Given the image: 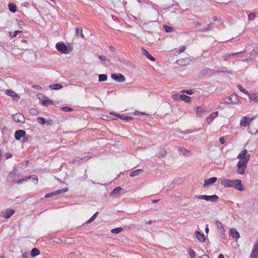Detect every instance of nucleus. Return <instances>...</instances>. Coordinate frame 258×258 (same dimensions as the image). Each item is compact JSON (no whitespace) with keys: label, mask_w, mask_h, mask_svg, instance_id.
<instances>
[{"label":"nucleus","mask_w":258,"mask_h":258,"mask_svg":"<svg viewBox=\"0 0 258 258\" xmlns=\"http://www.w3.org/2000/svg\"><path fill=\"white\" fill-rule=\"evenodd\" d=\"M205 110L200 106H199L197 108V114L200 116L202 117Z\"/></svg>","instance_id":"33"},{"label":"nucleus","mask_w":258,"mask_h":258,"mask_svg":"<svg viewBox=\"0 0 258 258\" xmlns=\"http://www.w3.org/2000/svg\"><path fill=\"white\" fill-rule=\"evenodd\" d=\"M33 88L37 89L38 90L41 89V87L40 86H39V85H33Z\"/></svg>","instance_id":"59"},{"label":"nucleus","mask_w":258,"mask_h":258,"mask_svg":"<svg viewBox=\"0 0 258 258\" xmlns=\"http://www.w3.org/2000/svg\"><path fill=\"white\" fill-rule=\"evenodd\" d=\"M185 49V47L184 46H182L179 51V53H182L183 52Z\"/></svg>","instance_id":"57"},{"label":"nucleus","mask_w":258,"mask_h":258,"mask_svg":"<svg viewBox=\"0 0 258 258\" xmlns=\"http://www.w3.org/2000/svg\"><path fill=\"white\" fill-rule=\"evenodd\" d=\"M110 114H112L118 118H119L120 119H121V120H123V117H124V116L123 115H121L119 114H117V113H113V112H110Z\"/></svg>","instance_id":"46"},{"label":"nucleus","mask_w":258,"mask_h":258,"mask_svg":"<svg viewBox=\"0 0 258 258\" xmlns=\"http://www.w3.org/2000/svg\"><path fill=\"white\" fill-rule=\"evenodd\" d=\"M77 37L80 36L82 38H85V36L83 34V30L81 27H77L76 29V35Z\"/></svg>","instance_id":"22"},{"label":"nucleus","mask_w":258,"mask_h":258,"mask_svg":"<svg viewBox=\"0 0 258 258\" xmlns=\"http://www.w3.org/2000/svg\"><path fill=\"white\" fill-rule=\"evenodd\" d=\"M218 258H224V256L223 254H220L219 255Z\"/></svg>","instance_id":"64"},{"label":"nucleus","mask_w":258,"mask_h":258,"mask_svg":"<svg viewBox=\"0 0 258 258\" xmlns=\"http://www.w3.org/2000/svg\"><path fill=\"white\" fill-rule=\"evenodd\" d=\"M220 235H221V236L222 237V239H225V237H226V235H225V230L224 229V231H222V230H220Z\"/></svg>","instance_id":"51"},{"label":"nucleus","mask_w":258,"mask_h":258,"mask_svg":"<svg viewBox=\"0 0 258 258\" xmlns=\"http://www.w3.org/2000/svg\"><path fill=\"white\" fill-rule=\"evenodd\" d=\"M20 32H21L20 31L17 30V31H15L13 34H12V33L10 32V35L11 37H15Z\"/></svg>","instance_id":"45"},{"label":"nucleus","mask_w":258,"mask_h":258,"mask_svg":"<svg viewBox=\"0 0 258 258\" xmlns=\"http://www.w3.org/2000/svg\"><path fill=\"white\" fill-rule=\"evenodd\" d=\"M219 142L221 144H223L225 143L224 137H221L219 139Z\"/></svg>","instance_id":"56"},{"label":"nucleus","mask_w":258,"mask_h":258,"mask_svg":"<svg viewBox=\"0 0 258 258\" xmlns=\"http://www.w3.org/2000/svg\"><path fill=\"white\" fill-rule=\"evenodd\" d=\"M98 214V212H96L92 217L90 219H89L87 222V223H90L91 222H92L96 218V217L97 216Z\"/></svg>","instance_id":"39"},{"label":"nucleus","mask_w":258,"mask_h":258,"mask_svg":"<svg viewBox=\"0 0 258 258\" xmlns=\"http://www.w3.org/2000/svg\"><path fill=\"white\" fill-rule=\"evenodd\" d=\"M180 100H182L186 103H188L191 100L190 97L187 96L184 94H181L180 96H179Z\"/></svg>","instance_id":"24"},{"label":"nucleus","mask_w":258,"mask_h":258,"mask_svg":"<svg viewBox=\"0 0 258 258\" xmlns=\"http://www.w3.org/2000/svg\"><path fill=\"white\" fill-rule=\"evenodd\" d=\"M122 190V188L120 186L116 187L113 189V190L110 192V196H118L120 192Z\"/></svg>","instance_id":"19"},{"label":"nucleus","mask_w":258,"mask_h":258,"mask_svg":"<svg viewBox=\"0 0 258 258\" xmlns=\"http://www.w3.org/2000/svg\"><path fill=\"white\" fill-rule=\"evenodd\" d=\"M61 109V110H62L63 111H66V112H70V111H73V108H72L70 107H68V106L62 107Z\"/></svg>","instance_id":"42"},{"label":"nucleus","mask_w":258,"mask_h":258,"mask_svg":"<svg viewBox=\"0 0 258 258\" xmlns=\"http://www.w3.org/2000/svg\"><path fill=\"white\" fill-rule=\"evenodd\" d=\"M167 154L166 151L164 149H161L159 152V153L157 154V156L159 158H162L166 156Z\"/></svg>","instance_id":"26"},{"label":"nucleus","mask_w":258,"mask_h":258,"mask_svg":"<svg viewBox=\"0 0 258 258\" xmlns=\"http://www.w3.org/2000/svg\"><path fill=\"white\" fill-rule=\"evenodd\" d=\"M83 158H80V157H77L75 159H74L73 161V163H75L76 162H80L81 161H83Z\"/></svg>","instance_id":"49"},{"label":"nucleus","mask_w":258,"mask_h":258,"mask_svg":"<svg viewBox=\"0 0 258 258\" xmlns=\"http://www.w3.org/2000/svg\"><path fill=\"white\" fill-rule=\"evenodd\" d=\"M243 52H244V51H241V52H237V53H229V54H226L225 55L224 60H227L230 56H233V55H239V54H242Z\"/></svg>","instance_id":"32"},{"label":"nucleus","mask_w":258,"mask_h":258,"mask_svg":"<svg viewBox=\"0 0 258 258\" xmlns=\"http://www.w3.org/2000/svg\"><path fill=\"white\" fill-rule=\"evenodd\" d=\"M200 258H211L208 255L206 254H204L200 256Z\"/></svg>","instance_id":"58"},{"label":"nucleus","mask_w":258,"mask_h":258,"mask_svg":"<svg viewBox=\"0 0 258 258\" xmlns=\"http://www.w3.org/2000/svg\"><path fill=\"white\" fill-rule=\"evenodd\" d=\"M178 150L180 152V153L185 156H189L192 155V152L187 149H186L184 147H179Z\"/></svg>","instance_id":"16"},{"label":"nucleus","mask_w":258,"mask_h":258,"mask_svg":"<svg viewBox=\"0 0 258 258\" xmlns=\"http://www.w3.org/2000/svg\"><path fill=\"white\" fill-rule=\"evenodd\" d=\"M195 236L200 242H204L206 240L205 235L199 231L195 232Z\"/></svg>","instance_id":"14"},{"label":"nucleus","mask_w":258,"mask_h":258,"mask_svg":"<svg viewBox=\"0 0 258 258\" xmlns=\"http://www.w3.org/2000/svg\"><path fill=\"white\" fill-rule=\"evenodd\" d=\"M107 79V76L105 74H100L99 75V81L102 82L106 81Z\"/></svg>","instance_id":"37"},{"label":"nucleus","mask_w":258,"mask_h":258,"mask_svg":"<svg viewBox=\"0 0 258 258\" xmlns=\"http://www.w3.org/2000/svg\"><path fill=\"white\" fill-rule=\"evenodd\" d=\"M56 48L58 51L62 53H68V46L63 42H58L56 44Z\"/></svg>","instance_id":"5"},{"label":"nucleus","mask_w":258,"mask_h":258,"mask_svg":"<svg viewBox=\"0 0 258 258\" xmlns=\"http://www.w3.org/2000/svg\"><path fill=\"white\" fill-rule=\"evenodd\" d=\"M164 29L165 31L168 33L172 32L174 30V29L172 27L167 25L164 26Z\"/></svg>","instance_id":"40"},{"label":"nucleus","mask_w":258,"mask_h":258,"mask_svg":"<svg viewBox=\"0 0 258 258\" xmlns=\"http://www.w3.org/2000/svg\"><path fill=\"white\" fill-rule=\"evenodd\" d=\"M229 234L230 236L236 239H237L240 237L238 232L234 228L230 229Z\"/></svg>","instance_id":"17"},{"label":"nucleus","mask_w":258,"mask_h":258,"mask_svg":"<svg viewBox=\"0 0 258 258\" xmlns=\"http://www.w3.org/2000/svg\"><path fill=\"white\" fill-rule=\"evenodd\" d=\"M109 49L110 50L112 51H114L115 49V48L113 46H110L109 47Z\"/></svg>","instance_id":"63"},{"label":"nucleus","mask_w":258,"mask_h":258,"mask_svg":"<svg viewBox=\"0 0 258 258\" xmlns=\"http://www.w3.org/2000/svg\"><path fill=\"white\" fill-rule=\"evenodd\" d=\"M67 191H68V188H63V189H59V190H56L55 191L47 194L45 195V197H46V198L51 197H52L54 195H58V194L64 193V192H66Z\"/></svg>","instance_id":"11"},{"label":"nucleus","mask_w":258,"mask_h":258,"mask_svg":"<svg viewBox=\"0 0 258 258\" xmlns=\"http://www.w3.org/2000/svg\"><path fill=\"white\" fill-rule=\"evenodd\" d=\"M111 77L112 79L119 83L124 82L125 81V78L121 74H112Z\"/></svg>","instance_id":"6"},{"label":"nucleus","mask_w":258,"mask_h":258,"mask_svg":"<svg viewBox=\"0 0 258 258\" xmlns=\"http://www.w3.org/2000/svg\"><path fill=\"white\" fill-rule=\"evenodd\" d=\"M40 103L45 106H48L50 105H53V102L50 99H42L40 100Z\"/></svg>","instance_id":"23"},{"label":"nucleus","mask_w":258,"mask_h":258,"mask_svg":"<svg viewBox=\"0 0 258 258\" xmlns=\"http://www.w3.org/2000/svg\"><path fill=\"white\" fill-rule=\"evenodd\" d=\"M196 198L197 199H199L205 200L207 201H210L212 202H217V201L219 199V197L216 195H213L212 196H207V195L196 196Z\"/></svg>","instance_id":"3"},{"label":"nucleus","mask_w":258,"mask_h":258,"mask_svg":"<svg viewBox=\"0 0 258 258\" xmlns=\"http://www.w3.org/2000/svg\"><path fill=\"white\" fill-rule=\"evenodd\" d=\"M214 25H215L214 23H211L210 24H209L208 25V26L207 27H205L204 28H201V29H199V30L201 31H208L209 30H210L211 28H213L214 26Z\"/></svg>","instance_id":"29"},{"label":"nucleus","mask_w":258,"mask_h":258,"mask_svg":"<svg viewBox=\"0 0 258 258\" xmlns=\"http://www.w3.org/2000/svg\"><path fill=\"white\" fill-rule=\"evenodd\" d=\"M255 17V13H251L249 14L248 16V20H252L254 19V17Z\"/></svg>","instance_id":"47"},{"label":"nucleus","mask_w":258,"mask_h":258,"mask_svg":"<svg viewBox=\"0 0 258 258\" xmlns=\"http://www.w3.org/2000/svg\"><path fill=\"white\" fill-rule=\"evenodd\" d=\"M122 230H123L122 228L117 227V228L112 229L111 230V233H114V234H117V233H119V232H120L121 231H122Z\"/></svg>","instance_id":"36"},{"label":"nucleus","mask_w":258,"mask_h":258,"mask_svg":"<svg viewBox=\"0 0 258 258\" xmlns=\"http://www.w3.org/2000/svg\"><path fill=\"white\" fill-rule=\"evenodd\" d=\"M29 253L28 252H25L23 255L22 258H29Z\"/></svg>","instance_id":"52"},{"label":"nucleus","mask_w":258,"mask_h":258,"mask_svg":"<svg viewBox=\"0 0 258 258\" xmlns=\"http://www.w3.org/2000/svg\"><path fill=\"white\" fill-rule=\"evenodd\" d=\"M62 86L60 84H54L49 85V88L51 89L58 90L62 88Z\"/></svg>","instance_id":"28"},{"label":"nucleus","mask_w":258,"mask_h":258,"mask_svg":"<svg viewBox=\"0 0 258 258\" xmlns=\"http://www.w3.org/2000/svg\"><path fill=\"white\" fill-rule=\"evenodd\" d=\"M249 117H243L240 120V125L243 126H246L249 123Z\"/></svg>","instance_id":"21"},{"label":"nucleus","mask_w":258,"mask_h":258,"mask_svg":"<svg viewBox=\"0 0 258 258\" xmlns=\"http://www.w3.org/2000/svg\"><path fill=\"white\" fill-rule=\"evenodd\" d=\"M248 95L249 98L250 100H252L255 102H258V98L255 94H247Z\"/></svg>","instance_id":"34"},{"label":"nucleus","mask_w":258,"mask_h":258,"mask_svg":"<svg viewBox=\"0 0 258 258\" xmlns=\"http://www.w3.org/2000/svg\"><path fill=\"white\" fill-rule=\"evenodd\" d=\"M27 179H19L18 181H17V182L18 184H21V183H22L23 181H25Z\"/></svg>","instance_id":"60"},{"label":"nucleus","mask_w":258,"mask_h":258,"mask_svg":"<svg viewBox=\"0 0 258 258\" xmlns=\"http://www.w3.org/2000/svg\"><path fill=\"white\" fill-rule=\"evenodd\" d=\"M217 180V178L213 177L208 179H206L204 181V187H206L214 184Z\"/></svg>","instance_id":"12"},{"label":"nucleus","mask_w":258,"mask_h":258,"mask_svg":"<svg viewBox=\"0 0 258 258\" xmlns=\"http://www.w3.org/2000/svg\"><path fill=\"white\" fill-rule=\"evenodd\" d=\"M26 132L23 130H17L15 133V138L17 140H19L21 138L24 137Z\"/></svg>","instance_id":"13"},{"label":"nucleus","mask_w":258,"mask_h":258,"mask_svg":"<svg viewBox=\"0 0 258 258\" xmlns=\"http://www.w3.org/2000/svg\"><path fill=\"white\" fill-rule=\"evenodd\" d=\"M142 172H143V169H139L136 170L135 171H132L130 173V176L134 177V176L139 175Z\"/></svg>","instance_id":"25"},{"label":"nucleus","mask_w":258,"mask_h":258,"mask_svg":"<svg viewBox=\"0 0 258 258\" xmlns=\"http://www.w3.org/2000/svg\"><path fill=\"white\" fill-rule=\"evenodd\" d=\"M31 177H32L33 180H36L35 184H37L38 182V178L37 177V176L36 175L29 176L28 177V178L30 179Z\"/></svg>","instance_id":"50"},{"label":"nucleus","mask_w":258,"mask_h":258,"mask_svg":"<svg viewBox=\"0 0 258 258\" xmlns=\"http://www.w3.org/2000/svg\"><path fill=\"white\" fill-rule=\"evenodd\" d=\"M142 52L143 55H145L150 60L152 61L155 60V58L151 54H150V53L147 50H146L144 48H142Z\"/></svg>","instance_id":"18"},{"label":"nucleus","mask_w":258,"mask_h":258,"mask_svg":"<svg viewBox=\"0 0 258 258\" xmlns=\"http://www.w3.org/2000/svg\"><path fill=\"white\" fill-rule=\"evenodd\" d=\"M218 115V112L215 111L211 113L209 117L207 118V121L208 123H210L214 118H215Z\"/></svg>","instance_id":"20"},{"label":"nucleus","mask_w":258,"mask_h":258,"mask_svg":"<svg viewBox=\"0 0 258 258\" xmlns=\"http://www.w3.org/2000/svg\"><path fill=\"white\" fill-rule=\"evenodd\" d=\"M180 94H176L172 96V98L175 100H180L179 96H180Z\"/></svg>","instance_id":"48"},{"label":"nucleus","mask_w":258,"mask_h":258,"mask_svg":"<svg viewBox=\"0 0 258 258\" xmlns=\"http://www.w3.org/2000/svg\"><path fill=\"white\" fill-rule=\"evenodd\" d=\"M238 99L237 98L236 95L233 94L230 95L229 97L227 98L224 101V102L227 104H236L238 102Z\"/></svg>","instance_id":"9"},{"label":"nucleus","mask_w":258,"mask_h":258,"mask_svg":"<svg viewBox=\"0 0 258 258\" xmlns=\"http://www.w3.org/2000/svg\"><path fill=\"white\" fill-rule=\"evenodd\" d=\"M6 159H9L12 157V154L10 153H6L5 154Z\"/></svg>","instance_id":"55"},{"label":"nucleus","mask_w":258,"mask_h":258,"mask_svg":"<svg viewBox=\"0 0 258 258\" xmlns=\"http://www.w3.org/2000/svg\"><path fill=\"white\" fill-rule=\"evenodd\" d=\"M215 224L216 225L218 229H219V230H222V231H224V227L221 222L219 221L218 220H216L215 221Z\"/></svg>","instance_id":"30"},{"label":"nucleus","mask_w":258,"mask_h":258,"mask_svg":"<svg viewBox=\"0 0 258 258\" xmlns=\"http://www.w3.org/2000/svg\"><path fill=\"white\" fill-rule=\"evenodd\" d=\"M15 211L12 209H7L5 210H3L0 213V216L6 219L10 218L14 213Z\"/></svg>","instance_id":"4"},{"label":"nucleus","mask_w":258,"mask_h":258,"mask_svg":"<svg viewBox=\"0 0 258 258\" xmlns=\"http://www.w3.org/2000/svg\"><path fill=\"white\" fill-rule=\"evenodd\" d=\"M9 10L13 13H15L17 10V7L14 4H10L9 5Z\"/></svg>","instance_id":"35"},{"label":"nucleus","mask_w":258,"mask_h":258,"mask_svg":"<svg viewBox=\"0 0 258 258\" xmlns=\"http://www.w3.org/2000/svg\"><path fill=\"white\" fill-rule=\"evenodd\" d=\"M258 257V239L254 244L251 253L250 255V258Z\"/></svg>","instance_id":"10"},{"label":"nucleus","mask_w":258,"mask_h":258,"mask_svg":"<svg viewBox=\"0 0 258 258\" xmlns=\"http://www.w3.org/2000/svg\"><path fill=\"white\" fill-rule=\"evenodd\" d=\"M214 72L215 73H228L226 71H219V70L214 71Z\"/></svg>","instance_id":"61"},{"label":"nucleus","mask_w":258,"mask_h":258,"mask_svg":"<svg viewBox=\"0 0 258 258\" xmlns=\"http://www.w3.org/2000/svg\"><path fill=\"white\" fill-rule=\"evenodd\" d=\"M187 252L191 258H195L196 256V252L192 249L190 248H188Z\"/></svg>","instance_id":"38"},{"label":"nucleus","mask_w":258,"mask_h":258,"mask_svg":"<svg viewBox=\"0 0 258 258\" xmlns=\"http://www.w3.org/2000/svg\"><path fill=\"white\" fill-rule=\"evenodd\" d=\"M98 57L102 61H105L106 60V57L104 55H99Z\"/></svg>","instance_id":"54"},{"label":"nucleus","mask_w":258,"mask_h":258,"mask_svg":"<svg viewBox=\"0 0 258 258\" xmlns=\"http://www.w3.org/2000/svg\"><path fill=\"white\" fill-rule=\"evenodd\" d=\"M38 121L41 124H44L46 123V120L44 118L42 117H39L37 118Z\"/></svg>","instance_id":"41"},{"label":"nucleus","mask_w":258,"mask_h":258,"mask_svg":"<svg viewBox=\"0 0 258 258\" xmlns=\"http://www.w3.org/2000/svg\"><path fill=\"white\" fill-rule=\"evenodd\" d=\"M237 87L241 92H242L246 94H248V92L245 89L243 88L241 85H238Z\"/></svg>","instance_id":"44"},{"label":"nucleus","mask_w":258,"mask_h":258,"mask_svg":"<svg viewBox=\"0 0 258 258\" xmlns=\"http://www.w3.org/2000/svg\"><path fill=\"white\" fill-rule=\"evenodd\" d=\"M7 95L11 96L14 100H18L19 98L18 95L13 91L8 89L6 91Z\"/></svg>","instance_id":"15"},{"label":"nucleus","mask_w":258,"mask_h":258,"mask_svg":"<svg viewBox=\"0 0 258 258\" xmlns=\"http://www.w3.org/2000/svg\"><path fill=\"white\" fill-rule=\"evenodd\" d=\"M12 118L16 122L24 123L25 122V117L20 113L13 115Z\"/></svg>","instance_id":"8"},{"label":"nucleus","mask_w":258,"mask_h":258,"mask_svg":"<svg viewBox=\"0 0 258 258\" xmlns=\"http://www.w3.org/2000/svg\"><path fill=\"white\" fill-rule=\"evenodd\" d=\"M40 253L39 250L37 248H33L31 251V255L32 257H34L39 255Z\"/></svg>","instance_id":"31"},{"label":"nucleus","mask_w":258,"mask_h":258,"mask_svg":"<svg viewBox=\"0 0 258 258\" xmlns=\"http://www.w3.org/2000/svg\"><path fill=\"white\" fill-rule=\"evenodd\" d=\"M23 140L24 142H27L28 141V136L26 137L25 136L23 137Z\"/></svg>","instance_id":"62"},{"label":"nucleus","mask_w":258,"mask_h":258,"mask_svg":"<svg viewBox=\"0 0 258 258\" xmlns=\"http://www.w3.org/2000/svg\"><path fill=\"white\" fill-rule=\"evenodd\" d=\"M221 184L225 187H232L239 191H243L244 190V187L241 183V181L239 179H223L221 181Z\"/></svg>","instance_id":"1"},{"label":"nucleus","mask_w":258,"mask_h":258,"mask_svg":"<svg viewBox=\"0 0 258 258\" xmlns=\"http://www.w3.org/2000/svg\"><path fill=\"white\" fill-rule=\"evenodd\" d=\"M180 92L188 95H191L193 94V91L191 90H182Z\"/></svg>","instance_id":"43"},{"label":"nucleus","mask_w":258,"mask_h":258,"mask_svg":"<svg viewBox=\"0 0 258 258\" xmlns=\"http://www.w3.org/2000/svg\"><path fill=\"white\" fill-rule=\"evenodd\" d=\"M247 159L246 160L243 161V160H239L237 163V173L239 174H243L246 168V164L247 163Z\"/></svg>","instance_id":"2"},{"label":"nucleus","mask_w":258,"mask_h":258,"mask_svg":"<svg viewBox=\"0 0 258 258\" xmlns=\"http://www.w3.org/2000/svg\"><path fill=\"white\" fill-rule=\"evenodd\" d=\"M15 177H16L15 173L13 172H11L9 174L8 179H9L10 181H11L12 183H13L15 181Z\"/></svg>","instance_id":"27"},{"label":"nucleus","mask_w":258,"mask_h":258,"mask_svg":"<svg viewBox=\"0 0 258 258\" xmlns=\"http://www.w3.org/2000/svg\"><path fill=\"white\" fill-rule=\"evenodd\" d=\"M133 119V117L129 116H126L123 117V120H125L126 121H130Z\"/></svg>","instance_id":"53"},{"label":"nucleus","mask_w":258,"mask_h":258,"mask_svg":"<svg viewBox=\"0 0 258 258\" xmlns=\"http://www.w3.org/2000/svg\"><path fill=\"white\" fill-rule=\"evenodd\" d=\"M247 150L246 149H244L242 150L237 156V158L239 159L240 160H245L247 159V161H249L250 158V154H247Z\"/></svg>","instance_id":"7"}]
</instances>
